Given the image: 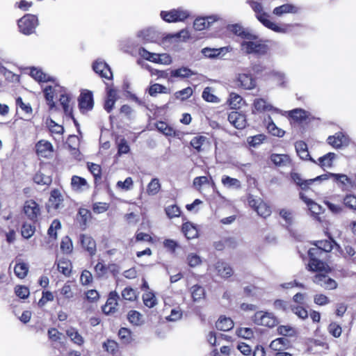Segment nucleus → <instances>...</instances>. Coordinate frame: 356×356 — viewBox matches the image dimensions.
I'll list each match as a JSON object with an SVG mask.
<instances>
[{"instance_id": "nucleus-1", "label": "nucleus", "mask_w": 356, "mask_h": 356, "mask_svg": "<svg viewBox=\"0 0 356 356\" xmlns=\"http://www.w3.org/2000/svg\"><path fill=\"white\" fill-rule=\"evenodd\" d=\"M329 239L318 240L312 243L314 247L310 248L308 250L309 263L307 269L312 272L330 273V267L323 259H325L327 254L330 253L334 245H337L336 241L328 234Z\"/></svg>"}, {"instance_id": "nucleus-2", "label": "nucleus", "mask_w": 356, "mask_h": 356, "mask_svg": "<svg viewBox=\"0 0 356 356\" xmlns=\"http://www.w3.org/2000/svg\"><path fill=\"white\" fill-rule=\"evenodd\" d=\"M56 91L63 93L60 94L59 98L60 104L62 106L63 111L66 115L70 117L74 122L77 124L76 119L73 115L72 108L70 106L71 97L67 95L65 90V88L58 84H55L54 86H47L43 90L45 99L47 100L48 105L51 108L55 106V102L54 101V95Z\"/></svg>"}, {"instance_id": "nucleus-3", "label": "nucleus", "mask_w": 356, "mask_h": 356, "mask_svg": "<svg viewBox=\"0 0 356 356\" xmlns=\"http://www.w3.org/2000/svg\"><path fill=\"white\" fill-rule=\"evenodd\" d=\"M257 20L266 28L278 33L298 35V29L303 27L300 23H282L277 24L270 20V15L264 10L256 15Z\"/></svg>"}, {"instance_id": "nucleus-4", "label": "nucleus", "mask_w": 356, "mask_h": 356, "mask_svg": "<svg viewBox=\"0 0 356 356\" xmlns=\"http://www.w3.org/2000/svg\"><path fill=\"white\" fill-rule=\"evenodd\" d=\"M254 39H245L240 44L241 49L246 54L256 56L266 55L269 51V47L255 34Z\"/></svg>"}, {"instance_id": "nucleus-5", "label": "nucleus", "mask_w": 356, "mask_h": 356, "mask_svg": "<svg viewBox=\"0 0 356 356\" xmlns=\"http://www.w3.org/2000/svg\"><path fill=\"white\" fill-rule=\"evenodd\" d=\"M334 173L327 172L321 175L317 176L314 179H303L301 175L296 172H291L290 177L293 183L298 186L302 191H307L316 181H323L329 179H333Z\"/></svg>"}, {"instance_id": "nucleus-6", "label": "nucleus", "mask_w": 356, "mask_h": 356, "mask_svg": "<svg viewBox=\"0 0 356 356\" xmlns=\"http://www.w3.org/2000/svg\"><path fill=\"white\" fill-rule=\"evenodd\" d=\"M38 24L37 15L33 14H25L17 21L19 32L26 35L34 33Z\"/></svg>"}, {"instance_id": "nucleus-7", "label": "nucleus", "mask_w": 356, "mask_h": 356, "mask_svg": "<svg viewBox=\"0 0 356 356\" xmlns=\"http://www.w3.org/2000/svg\"><path fill=\"white\" fill-rule=\"evenodd\" d=\"M252 320L255 325L268 328H273L279 324V320L273 313L262 310L256 312Z\"/></svg>"}, {"instance_id": "nucleus-8", "label": "nucleus", "mask_w": 356, "mask_h": 356, "mask_svg": "<svg viewBox=\"0 0 356 356\" xmlns=\"http://www.w3.org/2000/svg\"><path fill=\"white\" fill-rule=\"evenodd\" d=\"M249 206L257 212L258 216L263 218H267L271 215V207L261 198L255 199L253 195H250L248 197Z\"/></svg>"}, {"instance_id": "nucleus-9", "label": "nucleus", "mask_w": 356, "mask_h": 356, "mask_svg": "<svg viewBox=\"0 0 356 356\" xmlns=\"http://www.w3.org/2000/svg\"><path fill=\"white\" fill-rule=\"evenodd\" d=\"M307 350L314 355L326 354L330 350V346L326 338H309L307 341Z\"/></svg>"}, {"instance_id": "nucleus-10", "label": "nucleus", "mask_w": 356, "mask_h": 356, "mask_svg": "<svg viewBox=\"0 0 356 356\" xmlns=\"http://www.w3.org/2000/svg\"><path fill=\"white\" fill-rule=\"evenodd\" d=\"M189 13L181 8L170 10H162L160 13L161 19L168 23L184 22L189 17Z\"/></svg>"}, {"instance_id": "nucleus-11", "label": "nucleus", "mask_w": 356, "mask_h": 356, "mask_svg": "<svg viewBox=\"0 0 356 356\" xmlns=\"http://www.w3.org/2000/svg\"><path fill=\"white\" fill-rule=\"evenodd\" d=\"M23 211L26 216L33 223L38 222L41 215V209L40 205L32 199L25 201L23 207Z\"/></svg>"}, {"instance_id": "nucleus-12", "label": "nucleus", "mask_w": 356, "mask_h": 356, "mask_svg": "<svg viewBox=\"0 0 356 356\" xmlns=\"http://www.w3.org/2000/svg\"><path fill=\"white\" fill-rule=\"evenodd\" d=\"M78 106L81 113H86L93 108V94L90 90H83L78 97Z\"/></svg>"}, {"instance_id": "nucleus-13", "label": "nucleus", "mask_w": 356, "mask_h": 356, "mask_svg": "<svg viewBox=\"0 0 356 356\" xmlns=\"http://www.w3.org/2000/svg\"><path fill=\"white\" fill-rule=\"evenodd\" d=\"M317 273L312 278L314 283L327 290H333L337 287V282L327 275L329 273L325 271Z\"/></svg>"}, {"instance_id": "nucleus-14", "label": "nucleus", "mask_w": 356, "mask_h": 356, "mask_svg": "<svg viewBox=\"0 0 356 356\" xmlns=\"http://www.w3.org/2000/svg\"><path fill=\"white\" fill-rule=\"evenodd\" d=\"M92 70L102 79L113 80V72L110 66L103 60L97 59L92 63Z\"/></svg>"}, {"instance_id": "nucleus-15", "label": "nucleus", "mask_w": 356, "mask_h": 356, "mask_svg": "<svg viewBox=\"0 0 356 356\" xmlns=\"http://www.w3.org/2000/svg\"><path fill=\"white\" fill-rule=\"evenodd\" d=\"M79 242L81 248L92 257L97 253V243L95 240L89 234H81L79 236Z\"/></svg>"}, {"instance_id": "nucleus-16", "label": "nucleus", "mask_w": 356, "mask_h": 356, "mask_svg": "<svg viewBox=\"0 0 356 356\" xmlns=\"http://www.w3.org/2000/svg\"><path fill=\"white\" fill-rule=\"evenodd\" d=\"M238 88L243 90H252L256 86V79L251 73H239L235 80Z\"/></svg>"}, {"instance_id": "nucleus-17", "label": "nucleus", "mask_w": 356, "mask_h": 356, "mask_svg": "<svg viewBox=\"0 0 356 356\" xmlns=\"http://www.w3.org/2000/svg\"><path fill=\"white\" fill-rule=\"evenodd\" d=\"M227 31L230 33H233L234 35L240 38L243 40L245 39H254L255 38V34L253 33L250 30L247 28L243 27L240 24H229L227 27Z\"/></svg>"}, {"instance_id": "nucleus-18", "label": "nucleus", "mask_w": 356, "mask_h": 356, "mask_svg": "<svg viewBox=\"0 0 356 356\" xmlns=\"http://www.w3.org/2000/svg\"><path fill=\"white\" fill-rule=\"evenodd\" d=\"M119 299L120 296L115 291H111L105 305L102 306L103 313L106 315L115 313L118 311Z\"/></svg>"}, {"instance_id": "nucleus-19", "label": "nucleus", "mask_w": 356, "mask_h": 356, "mask_svg": "<svg viewBox=\"0 0 356 356\" xmlns=\"http://www.w3.org/2000/svg\"><path fill=\"white\" fill-rule=\"evenodd\" d=\"M35 152L39 157L48 159L53 155L54 147L48 140H40L35 144Z\"/></svg>"}, {"instance_id": "nucleus-20", "label": "nucleus", "mask_w": 356, "mask_h": 356, "mask_svg": "<svg viewBox=\"0 0 356 356\" xmlns=\"http://www.w3.org/2000/svg\"><path fill=\"white\" fill-rule=\"evenodd\" d=\"M214 269L218 276L228 279L234 275L232 267L222 259L218 260L214 264Z\"/></svg>"}, {"instance_id": "nucleus-21", "label": "nucleus", "mask_w": 356, "mask_h": 356, "mask_svg": "<svg viewBox=\"0 0 356 356\" xmlns=\"http://www.w3.org/2000/svg\"><path fill=\"white\" fill-rule=\"evenodd\" d=\"M228 121L237 129H243L247 125L245 115L238 111H232L229 113Z\"/></svg>"}, {"instance_id": "nucleus-22", "label": "nucleus", "mask_w": 356, "mask_h": 356, "mask_svg": "<svg viewBox=\"0 0 356 356\" xmlns=\"http://www.w3.org/2000/svg\"><path fill=\"white\" fill-rule=\"evenodd\" d=\"M290 347V341L284 337H279L273 340L270 345L269 348L270 354L274 356L277 352H282L286 350Z\"/></svg>"}, {"instance_id": "nucleus-23", "label": "nucleus", "mask_w": 356, "mask_h": 356, "mask_svg": "<svg viewBox=\"0 0 356 356\" xmlns=\"http://www.w3.org/2000/svg\"><path fill=\"white\" fill-rule=\"evenodd\" d=\"M270 160L278 168L287 167L293 164L292 159L290 156L286 154H271Z\"/></svg>"}, {"instance_id": "nucleus-24", "label": "nucleus", "mask_w": 356, "mask_h": 356, "mask_svg": "<svg viewBox=\"0 0 356 356\" xmlns=\"http://www.w3.org/2000/svg\"><path fill=\"white\" fill-rule=\"evenodd\" d=\"M213 246L217 251L234 250L237 246V242L232 237H225L218 241L213 242Z\"/></svg>"}, {"instance_id": "nucleus-25", "label": "nucleus", "mask_w": 356, "mask_h": 356, "mask_svg": "<svg viewBox=\"0 0 356 356\" xmlns=\"http://www.w3.org/2000/svg\"><path fill=\"white\" fill-rule=\"evenodd\" d=\"M327 142L332 147L339 149L347 145L348 139L343 133L338 131L334 135L330 136L327 139Z\"/></svg>"}, {"instance_id": "nucleus-26", "label": "nucleus", "mask_w": 356, "mask_h": 356, "mask_svg": "<svg viewBox=\"0 0 356 356\" xmlns=\"http://www.w3.org/2000/svg\"><path fill=\"white\" fill-rule=\"evenodd\" d=\"M332 179L343 191H349L353 186V180L345 174L334 173Z\"/></svg>"}, {"instance_id": "nucleus-27", "label": "nucleus", "mask_w": 356, "mask_h": 356, "mask_svg": "<svg viewBox=\"0 0 356 356\" xmlns=\"http://www.w3.org/2000/svg\"><path fill=\"white\" fill-rule=\"evenodd\" d=\"M139 54L145 60L155 63L170 64L171 63V58H159V54L151 53L143 47L139 49Z\"/></svg>"}, {"instance_id": "nucleus-28", "label": "nucleus", "mask_w": 356, "mask_h": 356, "mask_svg": "<svg viewBox=\"0 0 356 356\" xmlns=\"http://www.w3.org/2000/svg\"><path fill=\"white\" fill-rule=\"evenodd\" d=\"M295 148L298 156L303 161H309L316 163V160L311 157L308 151L307 143L303 140H298L295 143Z\"/></svg>"}, {"instance_id": "nucleus-29", "label": "nucleus", "mask_w": 356, "mask_h": 356, "mask_svg": "<svg viewBox=\"0 0 356 356\" xmlns=\"http://www.w3.org/2000/svg\"><path fill=\"white\" fill-rule=\"evenodd\" d=\"M195 72L187 67H181L170 70L169 82H173L175 78L181 79H187L194 75Z\"/></svg>"}, {"instance_id": "nucleus-30", "label": "nucleus", "mask_w": 356, "mask_h": 356, "mask_svg": "<svg viewBox=\"0 0 356 356\" xmlns=\"http://www.w3.org/2000/svg\"><path fill=\"white\" fill-rule=\"evenodd\" d=\"M91 218L92 214L90 210L83 207L79 208L76 219L81 230H85L87 228L88 223Z\"/></svg>"}, {"instance_id": "nucleus-31", "label": "nucleus", "mask_w": 356, "mask_h": 356, "mask_svg": "<svg viewBox=\"0 0 356 356\" xmlns=\"http://www.w3.org/2000/svg\"><path fill=\"white\" fill-rule=\"evenodd\" d=\"M87 167L94 178V185L95 187L99 186L102 184V168L100 165L88 162Z\"/></svg>"}, {"instance_id": "nucleus-32", "label": "nucleus", "mask_w": 356, "mask_h": 356, "mask_svg": "<svg viewBox=\"0 0 356 356\" xmlns=\"http://www.w3.org/2000/svg\"><path fill=\"white\" fill-rule=\"evenodd\" d=\"M300 8L292 3H284L275 7L273 10V14L281 17L285 14H296L299 12Z\"/></svg>"}, {"instance_id": "nucleus-33", "label": "nucleus", "mask_w": 356, "mask_h": 356, "mask_svg": "<svg viewBox=\"0 0 356 356\" xmlns=\"http://www.w3.org/2000/svg\"><path fill=\"white\" fill-rule=\"evenodd\" d=\"M30 76L39 83L55 82V79L44 73L41 69L32 67L30 69Z\"/></svg>"}, {"instance_id": "nucleus-34", "label": "nucleus", "mask_w": 356, "mask_h": 356, "mask_svg": "<svg viewBox=\"0 0 356 356\" xmlns=\"http://www.w3.org/2000/svg\"><path fill=\"white\" fill-rule=\"evenodd\" d=\"M57 270L66 277L71 276L72 271V264L68 259L61 258L56 261Z\"/></svg>"}, {"instance_id": "nucleus-35", "label": "nucleus", "mask_w": 356, "mask_h": 356, "mask_svg": "<svg viewBox=\"0 0 356 356\" xmlns=\"http://www.w3.org/2000/svg\"><path fill=\"white\" fill-rule=\"evenodd\" d=\"M181 232L188 240L197 238L199 236V231L197 226L189 221L182 224Z\"/></svg>"}, {"instance_id": "nucleus-36", "label": "nucleus", "mask_w": 356, "mask_h": 356, "mask_svg": "<svg viewBox=\"0 0 356 356\" xmlns=\"http://www.w3.org/2000/svg\"><path fill=\"white\" fill-rule=\"evenodd\" d=\"M190 293L193 302H200L206 298L204 288L200 284H195L190 288Z\"/></svg>"}, {"instance_id": "nucleus-37", "label": "nucleus", "mask_w": 356, "mask_h": 356, "mask_svg": "<svg viewBox=\"0 0 356 356\" xmlns=\"http://www.w3.org/2000/svg\"><path fill=\"white\" fill-rule=\"evenodd\" d=\"M63 197L58 188L53 189L50 193L49 202L54 209H58L60 207L63 202Z\"/></svg>"}, {"instance_id": "nucleus-38", "label": "nucleus", "mask_w": 356, "mask_h": 356, "mask_svg": "<svg viewBox=\"0 0 356 356\" xmlns=\"http://www.w3.org/2000/svg\"><path fill=\"white\" fill-rule=\"evenodd\" d=\"M208 142V138L202 135H197L193 137L190 141V145L193 149V152L199 154L204 150L202 147Z\"/></svg>"}, {"instance_id": "nucleus-39", "label": "nucleus", "mask_w": 356, "mask_h": 356, "mask_svg": "<svg viewBox=\"0 0 356 356\" xmlns=\"http://www.w3.org/2000/svg\"><path fill=\"white\" fill-rule=\"evenodd\" d=\"M232 50L230 46L220 47V48H209L205 47L202 49V54L207 58H216L221 54L229 52Z\"/></svg>"}, {"instance_id": "nucleus-40", "label": "nucleus", "mask_w": 356, "mask_h": 356, "mask_svg": "<svg viewBox=\"0 0 356 356\" xmlns=\"http://www.w3.org/2000/svg\"><path fill=\"white\" fill-rule=\"evenodd\" d=\"M337 155L334 152H328L321 156L316 161L315 164L319 165L321 168L325 169V168H331L333 165V161L336 159Z\"/></svg>"}, {"instance_id": "nucleus-41", "label": "nucleus", "mask_w": 356, "mask_h": 356, "mask_svg": "<svg viewBox=\"0 0 356 356\" xmlns=\"http://www.w3.org/2000/svg\"><path fill=\"white\" fill-rule=\"evenodd\" d=\"M234 321L229 317L220 316L216 322V327L217 330L223 332H227L234 327Z\"/></svg>"}, {"instance_id": "nucleus-42", "label": "nucleus", "mask_w": 356, "mask_h": 356, "mask_svg": "<svg viewBox=\"0 0 356 356\" xmlns=\"http://www.w3.org/2000/svg\"><path fill=\"white\" fill-rule=\"evenodd\" d=\"M71 188L74 191L81 192L84 188H88L89 185L85 178L73 175L71 178Z\"/></svg>"}, {"instance_id": "nucleus-43", "label": "nucleus", "mask_w": 356, "mask_h": 356, "mask_svg": "<svg viewBox=\"0 0 356 356\" xmlns=\"http://www.w3.org/2000/svg\"><path fill=\"white\" fill-rule=\"evenodd\" d=\"M289 116L296 122L302 123L309 118L308 112L302 108H296L289 112Z\"/></svg>"}, {"instance_id": "nucleus-44", "label": "nucleus", "mask_w": 356, "mask_h": 356, "mask_svg": "<svg viewBox=\"0 0 356 356\" xmlns=\"http://www.w3.org/2000/svg\"><path fill=\"white\" fill-rule=\"evenodd\" d=\"M33 181L38 185L49 186L52 182V178L51 175H47L40 170L33 175Z\"/></svg>"}, {"instance_id": "nucleus-45", "label": "nucleus", "mask_w": 356, "mask_h": 356, "mask_svg": "<svg viewBox=\"0 0 356 356\" xmlns=\"http://www.w3.org/2000/svg\"><path fill=\"white\" fill-rule=\"evenodd\" d=\"M213 21L212 17H197L193 22V28L196 31H203L209 28Z\"/></svg>"}, {"instance_id": "nucleus-46", "label": "nucleus", "mask_w": 356, "mask_h": 356, "mask_svg": "<svg viewBox=\"0 0 356 356\" xmlns=\"http://www.w3.org/2000/svg\"><path fill=\"white\" fill-rule=\"evenodd\" d=\"M65 333L74 344L81 346L84 343L83 337L81 335L76 328L70 327L65 331Z\"/></svg>"}, {"instance_id": "nucleus-47", "label": "nucleus", "mask_w": 356, "mask_h": 356, "mask_svg": "<svg viewBox=\"0 0 356 356\" xmlns=\"http://www.w3.org/2000/svg\"><path fill=\"white\" fill-rule=\"evenodd\" d=\"M253 106L254 109L259 113L270 111L273 109V106L263 98L255 99L253 102Z\"/></svg>"}, {"instance_id": "nucleus-48", "label": "nucleus", "mask_w": 356, "mask_h": 356, "mask_svg": "<svg viewBox=\"0 0 356 356\" xmlns=\"http://www.w3.org/2000/svg\"><path fill=\"white\" fill-rule=\"evenodd\" d=\"M156 127L161 133L166 136H177V131L166 122L160 121L156 124Z\"/></svg>"}, {"instance_id": "nucleus-49", "label": "nucleus", "mask_w": 356, "mask_h": 356, "mask_svg": "<svg viewBox=\"0 0 356 356\" xmlns=\"http://www.w3.org/2000/svg\"><path fill=\"white\" fill-rule=\"evenodd\" d=\"M120 342L123 345H128L133 341L131 331L127 327H121L118 333Z\"/></svg>"}, {"instance_id": "nucleus-50", "label": "nucleus", "mask_w": 356, "mask_h": 356, "mask_svg": "<svg viewBox=\"0 0 356 356\" xmlns=\"http://www.w3.org/2000/svg\"><path fill=\"white\" fill-rule=\"evenodd\" d=\"M129 322L136 326L141 325L144 323L143 315L136 310H130L127 314Z\"/></svg>"}, {"instance_id": "nucleus-51", "label": "nucleus", "mask_w": 356, "mask_h": 356, "mask_svg": "<svg viewBox=\"0 0 356 356\" xmlns=\"http://www.w3.org/2000/svg\"><path fill=\"white\" fill-rule=\"evenodd\" d=\"M111 267L113 268V270L116 268V266L115 264L107 266L102 262V261H98L94 267L95 277L97 278H102L108 273V268Z\"/></svg>"}, {"instance_id": "nucleus-52", "label": "nucleus", "mask_w": 356, "mask_h": 356, "mask_svg": "<svg viewBox=\"0 0 356 356\" xmlns=\"http://www.w3.org/2000/svg\"><path fill=\"white\" fill-rule=\"evenodd\" d=\"M221 182L225 187L228 188L240 189L241 188V181L238 179L232 178L228 175H223Z\"/></svg>"}, {"instance_id": "nucleus-53", "label": "nucleus", "mask_w": 356, "mask_h": 356, "mask_svg": "<svg viewBox=\"0 0 356 356\" xmlns=\"http://www.w3.org/2000/svg\"><path fill=\"white\" fill-rule=\"evenodd\" d=\"M142 299L143 301V303L145 306H146L148 308H153L155 307L157 303L158 300L156 298V296L154 292L152 291H146L143 294Z\"/></svg>"}, {"instance_id": "nucleus-54", "label": "nucleus", "mask_w": 356, "mask_h": 356, "mask_svg": "<svg viewBox=\"0 0 356 356\" xmlns=\"http://www.w3.org/2000/svg\"><path fill=\"white\" fill-rule=\"evenodd\" d=\"M299 196L300 198L307 204V205L309 207V210L312 213L315 214H318L320 213L321 207L319 204L316 203L312 199L308 198L302 191L300 192Z\"/></svg>"}, {"instance_id": "nucleus-55", "label": "nucleus", "mask_w": 356, "mask_h": 356, "mask_svg": "<svg viewBox=\"0 0 356 356\" xmlns=\"http://www.w3.org/2000/svg\"><path fill=\"white\" fill-rule=\"evenodd\" d=\"M277 333L280 335L288 337H296L298 332L296 329L291 325H279L277 328Z\"/></svg>"}, {"instance_id": "nucleus-56", "label": "nucleus", "mask_w": 356, "mask_h": 356, "mask_svg": "<svg viewBox=\"0 0 356 356\" xmlns=\"http://www.w3.org/2000/svg\"><path fill=\"white\" fill-rule=\"evenodd\" d=\"M61 252L65 254H70L73 252L72 241L68 236L62 238L60 245Z\"/></svg>"}, {"instance_id": "nucleus-57", "label": "nucleus", "mask_w": 356, "mask_h": 356, "mask_svg": "<svg viewBox=\"0 0 356 356\" xmlns=\"http://www.w3.org/2000/svg\"><path fill=\"white\" fill-rule=\"evenodd\" d=\"M169 94L170 90L165 86L159 84L154 83L148 88V94L152 97H156L157 94Z\"/></svg>"}, {"instance_id": "nucleus-58", "label": "nucleus", "mask_w": 356, "mask_h": 356, "mask_svg": "<svg viewBox=\"0 0 356 356\" xmlns=\"http://www.w3.org/2000/svg\"><path fill=\"white\" fill-rule=\"evenodd\" d=\"M102 347L104 350L111 355H115L119 351V344L117 341L113 339H106L103 344Z\"/></svg>"}, {"instance_id": "nucleus-59", "label": "nucleus", "mask_w": 356, "mask_h": 356, "mask_svg": "<svg viewBox=\"0 0 356 356\" xmlns=\"http://www.w3.org/2000/svg\"><path fill=\"white\" fill-rule=\"evenodd\" d=\"M243 98L241 95L231 92L227 99V104L232 109H238L241 107Z\"/></svg>"}, {"instance_id": "nucleus-60", "label": "nucleus", "mask_w": 356, "mask_h": 356, "mask_svg": "<svg viewBox=\"0 0 356 356\" xmlns=\"http://www.w3.org/2000/svg\"><path fill=\"white\" fill-rule=\"evenodd\" d=\"M29 266L24 262L17 263L14 267V273L19 279H24L28 274Z\"/></svg>"}, {"instance_id": "nucleus-61", "label": "nucleus", "mask_w": 356, "mask_h": 356, "mask_svg": "<svg viewBox=\"0 0 356 356\" xmlns=\"http://www.w3.org/2000/svg\"><path fill=\"white\" fill-rule=\"evenodd\" d=\"M291 311L302 320H306L309 316V312L303 305H292Z\"/></svg>"}, {"instance_id": "nucleus-62", "label": "nucleus", "mask_w": 356, "mask_h": 356, "mask_svg": "<svg viewBox=\"0 0 356 356\" xmlns=\"http://www.w3.org/2000/svg\"><path fill=\"white\" fill-rule=\"evenodd\" d=\"M161 190V184L159 179L153 178L147 186V193L149 195H155Z\"/></svg>"}, {"instance_id": "nucleus-63", "label": "nucleus", "mask_w": 356, "mask_h": 356, "mask_svg": "<svg viewBox=\"0 0 356 356\" xmlns=\"http://www.w3.org/2000/svg\"><path fill=\"white\" fill-rule=\"evenodd\" d=\"M122 298L124 300L134 302L137 299L136 291L131 286L125 287L121 293Z\"/></svg>"}, {"instance_id": "nucleus-64", "label": "nucleus", "mask_w": 356, "mask_h": 356, "mask_svg": "<svg viewBox=\"0 0 356 356\" xmlns=\"http://www.w3.org/2000/svg\"><path fill=\"white\" fill-rule=\"evenodd\" d=\"M165 212L168 218H178L181 215L180 208L176 204H171L165 208Z\"/></svg>"}]
</instances>
